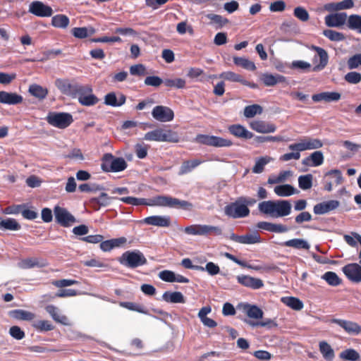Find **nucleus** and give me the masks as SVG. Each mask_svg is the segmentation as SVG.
I'll list each match as a JSON object with an SVG mask.
<instances>
[{
	"label": "nucleus",
	"instance_id": "1",
	"mask_svg": "<svg viewBox=\"0 0 361 361\" xmlns=\"http://www.w3.org/2000/svg\"><path fill=\"white\" fill-rule=\"evenodd\" d=\"M119 200L125 204L140 206H159L168 207L176 209H183L184 210H192L193 205L191 202L186 200H180L179 199L166 195H158L152 199L137 198L135 197H123L119 198Z\"/></svg>",
	"mask_w": 361,
	"mask_h": 361
},
{
	"label": "nucleus",
	"instance_id": "2",
	"mask_svg": "<svg viewBox=\"0 0 361 361\" xmlns=\"http://www.w3.org/2000/svg\"><path fill=\"white\" fill-rule=\"evenodd\" d=\"M258 210L263 214L279 218L290 214L292 206L287 200H267L259 203Z\"/></svg>",
	"mask_w": 361,
	"mask_h": 361
},
{
	"label": "nucleus",
	"instance_id": "3",
	"mask_svg": "<svg viewBox=\"0 0 361 361\" xmlns=\"http://www.w3.org/2000/svg\"><path fill=\"white\" fill-rule=\"evenodd\" d=\"M322 142L317 138L305 137L300 139L296 143L290 144L288 149L293 152L281 155L279 160L288 161L291 159L298 160L300 158V152L315 149L322 147Z\"/></svg>",
	"mask_w": 361,
	"mask_h": 361
},
{
	"label": "nucleus",
	"instance_id": "4",
	"mask_svg": "<svg viewBox=\"0 0 361 361\" xmlns=\"http://www.w3.org/2000/svg\"><path fill=\"white\" fill-rule=\"evenodd\" d=\"M118 260L121 264L130 269H135L147 263L144 254L138 250L123 252Z\"/></svg>",
	"mask_w": 361,
	"mask_h": 361
},
{
	"label": "nucleus",
	"instance_id": "5",
	"mask_svg": "<svg viewBox=\"0 0 361 361\" xmlns=\"http://www.w3.org/2000/svg\"><path fill=\"white\" fill-rule=\"evenodd\" d=\"M127 166L128 164L123 157H115L110 153L105 154L102 159L101 168L104 172H120Z\"/></svg>",
	"mask_w": 361,
	"mask_h": 361
},
{
	"label": "nucleus",
	"instance_id": "6",
	"mask_svg": "<svg viewBox=\"0 0 361 361\" xmlns=\"http://www.w3.org/2000/svg\"><path fill=\"white\" fill-rule=\"evenodd\" d=\"M250 209L242 201L240 197H238L235 202H231L225 206V214L233 219L245 218L250 214Z\"/></svg>",
	"mask_w": 361,
	"mask_h": 361
},
{
	"label": "nucleus",
	"instance_id": "7",
	"mask_svg": "<svg viewBox=\"0 0 361 361\" xmlns=\"http://www.w3.org/2000/svg\"><path fill=\"white\" fill-rule=\"evenodd\" d=\"M46 120L49 125L59 129H65L73 122L72 115L66 112H50Z\"/></svg>",
	"mask_w": 361,
	"mask_h": 361
},
{
	"label": "nucleus",
	"instance_id": "8",
	"mask_svg": "<svg viewBox=\"0 0 361 361\" xmlns=\"http://www.w3.org/2000/svg\"><path fill=\"white\" fill-rule=\"evenodd\" d=\"M55 86L63 94L73 98H76L83 85L78 82H71L66 78H57L54 82Z\"/></svg>",
	"mask_w": 361,
	"mask_h": 361
},
{
	"label": "nucleus",
	"instance_id": "9",
	"mask_svg": "<svg viewBox=\"0 0 361 361\" xmlns=\"http://www.w3.org/2000/svg\"><path fill=\"white\" fill-rule=\"evenodd\" d=\"M197 143L215 147H225L233 145V142L229 139H225L214 135L199 134L195 137Z\"/></svg>",
	"mask_w": 361,
	"mask_h": 361
},
{
	"label": "nucleus",
	"instance_id": "10",
	"mask_svg": "<svg viewBox=\"0 0 361 361\" xmlns=\"http://www.w3.org/2000/svg\"><path fill=\"white\" fill-rule=\"evenodd\" d=\"M79 103L85 106H92L99 102V99L93 94V90L90 85H83L78 95H77Z\"/></svg>",
	"mask_w": 361,
	"mask_h": 361
},
{
	"label": "nucleus",
	"instance_id": "11",
	"mask_svg": "<svg viewBox=\"0 0 361 361\" xmlns=\"http://www.w3.org/2000/svg\"><path fill=\"white\" fill-rule=\"evenodd\" d=\"M54 212L56 222L63 227H68L76 221L75 218L65 208L56 206Z\"/></svg>",
	"mask_w": 361,
	"mask_h": 361
},
{
	"label": "nucleus",
	"instance_id": "12",
	"mask_svg": "<svg viewBox=\"0 0 361 361\" xmlns=\"http://www.w3.org/2000/svg\"><path fill=\"white\" fill-rule=\"evenodd\" d=\"M152 117L160 122L171 121L174 118L173 111L166 106H156L152 111Z\"/></svg>",
	"mask_w": 361,
	"mask_h": 361
},
{
	"label": "nucleus",
	"instance_id": "13",
	"mask_svg": "<svg viewBox=\"0 0 361 361\" xmlns=\"http://www.w3.org/2000/svg\"><path fill=\"white\" fill-rule=\"evenodd\" d=\"M28 11L38 17H50L53 14L51 7L40 1H34L30 3Z\"/></svg>",
	"mask_w": 361,
	"mask_h": 361
},
{
	"label": "nucleus",
	"instance_id": "14",
	"mask_svg": "<svg viewBox=\"0 0 361 361\" xmlns=\"http://www.w3.org/2000/svg\"><path fill=\"white\" fill-rule=\"evenodd\" d=\"M312 49L314 50L317 54L313 59V63H317L319 60V63L313 67L312 71H320L323 70L328 63V53L324 49L314 45L312 46Z\"/></svg>",
	"mask_w": 361,
	"mask_h": 361
},
{
	"label": "nucleus",
	"instance_id": "15",
	"mask_svg": "<svg viewBox=\"0 0 361 361\" xmlns=\"http://www.w3.org/2000/svg\"><path fill=\"white\" fill-rule=\"evenodd\" d=\"M330 322L338 325L350 335H358L361 333V326L355 322L334 318Z\"/></svg>",
	"mask_w": 361,
	"mask_h": 361
},
{
	"label": "nucleus",
	"instance_id": "16",
	"mask_svg": "<svg viewBox=\"0 0 361 361\" xmlns=\"http://www.w3.org/2000/svg\"><path fill=\"white\" fill-rule=\"evenodd\" d=\"M342 270L346 277L352 282H361V266L358 264H348L344 266Z\"/></svg>",
	"mask_w": 361,
	"mask_h": 361
},
{
	"label": "nucleus",
	"instance_id": "17",
	"mask_svg": "<svg viewBox=\"0 0 361 361\" xmlns=\"http://www.w3.org/2000/svg\"><path fill=\"white\" fill-rule=\"evenodd\" d=\"M119 200L116 197H110L106 192H102L98 197H92L89 200L90 206L94 210L98 211L102 207H106L111 204L112 200Z\"/></svg>",
	"mask_w": 361,
	"mask_h": 361
},
{
	"label": "nucleus",
	"instance_id": "18",
	"mask_svg": "<svg viewBox=\"0 0 361 361\" xmlns=\"http://www.w3.org/2000/svg\"><path fill=\"white\" fill-rule=\"evenodd\" d=\"M237 281L242 286L253 290L262 288L264 286L263 281L248 275H239Z\"/></svg>",
	"mask_w": 361,
	"mask_h": 361
},
{
	"label": "nucleus",
	"instance_id": "19",
	"mask_svg": "<svg viewBox=\"0 0 361 361\" xmlns=\"http://www.w3.org/2000/svg\"><path fill=\"white\" fill-rule=\"evenodd\" d=\"M325 24L330 27H338L347 23L346 13H336L327 15L325 18Z\"/></svg>",
	"mask_w": 361,
	"mask_h": 361
},
{
	"label": "nucleus",
	"instance_id": "20",
	"mask_svg": "<svg viewBox=\"0 0 361 361\" xmlns=\"http://www.w3.org/2000/svg\"><path fill=\"white\" fill-rule=\"evenodd\" d=\"M339 204L340 203L338 200L324 201L315 204L313 207V212L317 215L325 214L337 209Z\"/></svg>",
	"mask_w": 361,
	"mask_h": 361
},
{
	"label": "nucleus",
	"instance_id": "21",
	"mask_svg": "<svg viewBox=\"0 0 361 361\" xmlns=\"http://www.w3.org/2000/svg\"><path fill=\"white\" fill-rule=\"evenodd\" d=\"M230 239L234 242L241 244H255L262 242L261 237L257 232L248 233L244 235H238L235 233H231Z\"/></svg>",
	"mask_w": 361,
	"mask_h": 361
},
{
	"label": "nucleus",
	"instance_id": "22",
	"mask_svg": "<svg viewBox=\"0 0 361 361\" xmlns=\"http://www.w3.org/2000/svg\"><path fill=\"white\" fill-rule=\"evenodd\" d=\"M341 98V93L337 92H322L312 96V99L314 102H325L329 103L338 102Z\"/></svg>",
	"mask_w": 361,
	"mask_h": 361
},
{
	"label": "nucleus",
	"instance_id": "23",
	"mask_svg": "<svg viewBox=\"0 0 361 361\" xmlns=\"http://www.w3.org/2000/svg\"><path fill=\"white\" fill-rule=\"evenodd\" d=\"M143 223L159 227H169L171 225V217L169 216H150L142 220Z\"/></svg>",
	"mask_w": 361,
	"mask_h": 361
},
{
	"label": "nucleus",
	"instance_id": "24",
	"mask_svg": "<svg viewBox=\"0 0 361 361\" xmlns=\"http://www.w3.org/2000/svg\"><path fill=\"white\" fill-rule=\"evenodd\" d=\"M250 127L259 133H274L276 129L274 124L264 121H253L250 123Z\"/></svg>",
	"mask_w": 361,
	"mask_h": 361
},
{
	"label": "nucleus",
	"instance_id": "25",
	"mask_svg": "<svg viewBox=\"0 0 361 361\" xmlns=\"http://www.w3.org/2000/svg\"><path fill=\"white\" fill-rule=\"evenodd\" d=\"M228 130L231 135L238 138L248 140L251 139L254 135L252 133L248 131L240 124L231 125L228 126Z\"/></svg>",
	"mask_w": 361,
	"mask_h": 361
},
{
	"label": "nucleus",
	"instance_id": "26",
	"mask_svg": "<svg viewBox=\"0 0 361 361\" xmlns=\"http://www.w3.org/2000/svg\"><path fill=\"white\" fill-rule=\"evenodd\" d=\"M353 0H343L339 2H332L326 4L324 8L327 11H338L341 10L350 9L354 7Z\"/></svg>",
	"mask_w": 361,
	"mask_h": 361
},
{
	"label": "nucleus",
	"instance_id": "27",
	"mask_svg": "<svg viewBox=\"0 0 361 361\" xmlns=\"http://www.w3.org/2000/svg\"><path fill=\"white\" fill-rule=\"evenodd\" d=\"M23 102V97L15 92H0V103L15 105Z\"/></svg>",
	"mask_w": 361,
	"mask_h": 361
},
{
	"label": "nucleus",
	"instance_id": "28",
	"mask_svg": "<svg viewBox=\"0 0 361 361\" xmlns=\"http://www.w3.org/2000/svg\"><path fill=\"white\" fill-rule=\"evenodd\" d=\"M257 227L259 229L273 233H285L288 231V227L285 225L276 224L267 221L258 222L257 224Z\"/></svg>",
	"mask_w": 361,
	"mask_h": 361
},
{
	"label": "nucleus",
	"instance_id": "29",
	"mask_svg": "<svg viewBox=\"0 0 361 361\" xmlns=\"http://www.w3.org/2000/svg\"><path fill=\"white\" fill-rule=\"evenodd\" d=\"M222 234V229L219 226L197 224V235H220Z\"/></svg>",
	"mask_w": 361,
	"mask_h": 361
},
{
	"label": "nucleus",
	"instance_id": "30",
	"mask_svg": "<svg viewBox=\"0 0 361 361\" xmlns=\"http://www.w3.org/2000/svg\"><path fill=\"white\" fill-rule=\"evenodd\" d=\"M324 162V156L322 152L316 151L302 161L303 165L307 166H318Z\"/></svg>",
	"mask_w": 361,
	"mask_h": 361
},
{
	"label": "nucleus",
	"instance_id": "31",
	"mask_svg": "<svg viewBox=\"0 0 361 361\" xmlns=\"http://www.w3.org/2000/svg\"><path fill=\"white\" fill-rule=\"evenodd\" d=\"M261 80L267 87H272L278 83L285 82L286 78L281 75H272L270 73H264L261 77Z\"/></svg>",
	"mask_w": 361,
	"mask_h": 361
},
{
	"label": "nucleus",
	"instance_id": "32",
	"mask_svg": "<svg viewBox=\"0 0 361 361\" xmlns=\"http://www.w3.org/2000/svg\"><path fill=\"white\" fill-rule=\"evenodd\" d=\"M126 97L124 94H121L117 98L115 92H111L106 94L104 97V104L111 106H121L125 104Z\"/></svg>",
	"mask_w": 361,
	"mask_h": 361
},
{
	"label": "nucleus",
	"instance_id": "33",
	"mask_svg": "<svg viewBox=\"0 0 361 361\" xmlns=\"http://www.w3.org/2000/svg\"><path fill=\"white\" fill-rule=\"evenodd\" d=\"M28 92L39 101L44 99L48 95L49 91L46 87L37 84H31L28 88Z\"/></svg>",
	"mask_w": 361,
	"mask_h": 361
},
{
	"label": "nucleus",
	"instance_id": "34",
	"mask_svg": "<svg viewBox=\"0 0 361 361\" xmlns=\"http://www.w3.org/2000/svg\"><path fill=\"white\" fill-rule=\"evenodd\" d=\"M203 162V160L198 159L184 161L180 167L178 175L182 176L191 172L194 169Z\"/></svg>",
	"mask_w": 361,
	"mask_h": 361
},
{
	"label": "nucleus",
	"instance_id": "35",
	"mask_svg": "<svg viewBox=\"0 0 361 361\" xmlns=\"http://www.w3.org/2000/svg\"><path fill=\"white\" fill-rule=\"evenodd\" d=\"M282 246L290 247L298 250H308L310 247L309 243L304 239L293 238L281 244Z\"/></svg>",
	"mask_w": 361,
	"mask_h": 361
},
{
	"label": "nucleus",
	"instance_id": "36",
	"mask_svg": "<svg viewBox=\"0 0 361 361\" xmlns=\"http://www.w3.org/2000/svg\"><path fill=\"white\" fill-rule=\"evenodd\" d=\"M8 315L16 319L23 321H31L35 317L34 313L20 309L10 311Z\"/></svg>",
	"mask_w": 361,
	"mask_h": 361
},
{
	"label": "nucleus",
	"instance_id": "37",
	"mask_svg": "<svg viewBox=\"0 0 361 361\" xmlns=\"http://www.w3.org/2000/svg\"><path fill=\"white\" fill-rule=\"evenodd\" d=\"M162 298L164 301L171 303H184L185 302L183 295L178 291H166L163 294Z\"/></svg>",
	"mask_w": 361,
	"mask_h": 361
},
{
	"label": "nucleus",
	"instance_id": "38",
	"mask_svg": "<svg viewBox=\"0 0 361 361\" xmlns=\"http://www.w3.org/2000/svg\"><path fill=\"white\" fill-rule=\"evenodd\" d=\"M347 27L351 30L361 34V16L358 14H352L348 17Z\"/></svg>",
	"mask_w": 361,
	"mask_h": 361
},
{
	"label": "nucleus",
	"instance_id": "39",
	"mask_svg": "<svg viewBox=\"0 0 361 361\" xmlns=\"http://www.w3.org/2000/svg\"><path fill=\"white\" fill-rule=\"evenodd\" d=\"M45 309L55 322L65 325L67 324V317L60 314L59 309L56 307L50 305H47Z\"/></svg>",
	"mask_w": 361,
	"mask_h": 361
},
{
	"label": "nucleus",
	"instance_id": "40",
	"mask_svg": "<svg viewBox=\"0 0 361 361\" xmlns=\"http://www.w3.org/2000/svg\"><path fill=\"white\" fill-rule=\"evenodd\" d=\"M319 351L323 357L327 361H332L335 357V353L331 346L324 341L319 343Z\"/></svg>",
	"mask_w": 361,
	"mask_h": 361
},
{
	"label": "nucleus",
	"instance_id": "41",
	"mask_svg": "<svg viewBox=\"0 0 361 361\" xmlns=\"http://www.w3.org/2000/svg\"><path fill=\"white\" fill-rule=\"evenodd\" d=\"M70 23L68 17L63 14H57L51 18V25L56 28L66 29Z\"/></svg>",
	"mask_w": 361,
	"mask_h": 361
},
{
	"label": "nucleus",
	"instance_id": "42",
	"mask_svg": "<svg viewBox=\"0 0 361 361\" xmlns=\"http://www.w3.org/2000/svg\"><path fill=\"white\" fill-rule=\"evenodd\" d=\"M71 32L75 38L84 39L94 34L95 29L93 27H74L72 29Z\"/></svg>",
	"mask_w": 361,
	"mask_h": 361
},
{
	"label": "nucleus",
	"instance_id": "43",
	"mask_svg": "<svg viewBox=\"0 0 361 361\" xmlns=\"http://www.w3.org/2000/svg\"><path fill=\"white\" fill-rule=\"evenodd\" d=\"M281 301L288 307L297 311L301 310L304 306L302 302L299 298L295 297H283L281 298Z\"/></svg>",
	"mask_w": 361,
	"mask_h": 361
},
{
	"label": "nucleus",
	"instance_id": "44",
	"mask_svg": "<svg viewBox=\"0 0 361 361\" xmlns=\"http://www.w3.org/2000/svg\"><path fill=\"white\" fill-rule=\"evenodd\" d=\"M339 357L345 361H359L360 355L355 349L348 348L339 354Z\"/></svg>",
	"mask_w": 361,
	"mask_h": 361
},
{
	"label": "nucleus",
	"instance_id": "45",
	"mask_svg": "<svg viewBox=\"0 0 361 361\" xmlns=\"http://www.w3.org/2000/svg\"><path fill=\"white\" fill-rule=\"evenodd\" d=\"M322 279L331 286H338L341 284L342 279L334 271H326L322 276Z\"/></svg>",
	"mask_w": 361,
	"mask_h": 361
},
{
	"label": "nucleus",
	"instance_id": "46",
	"mask_svg": "<svg viewBox=\"0 0 361 361\" xmlns=\"http://www.w3.org/2000/svg\"><path fill=\"white\" fill-rule=\"evenodd\" d=\"M274 192L280 197H288L295 192V189L290 185H280L274 188Z\"/></svg>",
	"mask_w": 361,
	"mask_h": 361
},
{
	"label": "nucleus",
	"instance_id": "47",
	"mask_svg": "<svg viewBox=\"0 0 361 361\" xmlns=\"http://www.w3.org/2000/svg\"><path fill=\"white\" fill-rule=\"evenodd\" d=\"M233 63H235V65L240 66L248 71L256 70V66L255 63L243 57L234 56Z\"/></svg>",
	"mask_w": 361,
	"mask_h": 361
},
{
	"label": "nucleus",
	"instance_id": "48",
	"mask_svg": "<svg viewBox=\"0 0 361 361\" xmlns=\"http://www.w3.org/2000/svg\"><path fill=\"white\" fill-rule=\"evenodd\" d=\"M164 84L167 87L183 89L185 87L186 81L183 78H166L164 80Z\"/></svg>",
	"mask_w": 361,
	"mask_h": 361
},
{
	"label": "nucleus",
	"instance_id": "49",
	"mask_svg": "<svg viewBox=\"0 0 361 361\" xmlns=\"http://www.w3.org/2000/svg\"><path fill=\"white\" fill-rule=\"evenodd\" d=\"M20 228V225L15 219L10 218L0 221V228L10 231H18Z\"/></svg>",
	"mask_w": 361,
	"mask_h": 361
},
{
	"label": "nucleus",
	"instance_id": "50",
	"mask_svg": "<svg viewBox=\"0 0 361 361\" xmlns=\"http://www.w3.org/2000/svg\"><path fill=\"white\" fill-rule=\"evenodd\" d=\"M179 136L178 133L172 130H164L161 133V142H178Z\"/></svg>",
	"mask_w": 361,
	"mask_h": 361
},
{
	"label": "nucleus",
	"instance_id": "51",
	"mask_svg": "<svg viewBox=\"0 0 361 361\" xmlns=\"http://www.w3.org/2000/svg\"><path fill=\"white\" fill-rule=\"evenodd\" d=\"M262 111L263 109L259 104L249 105L244 109V116L246 118H252L257 114H261Z\"/></svg>",
	"mask_w": 361,
	"mask_h": 361
},
{
	"label": "nucleus",
	"instance_id": "52",
	"mask_svg": "<svg viewBox=\"0 0 361 361\" xmlns=\"http://www.w3.org/2000/svg\"><path fill=\"white\" fill-rule=\"evenodd\" d=\"M45 266L44 263L40 262L39 259L35 257H30L23 259L21 262V267L23 269H31L33 267H43Z\"/></svg>",
	"mask_w": 361,
	"mask_h": 361
},
{
	"label": "nucleus",
	"instance_id": "53",
	"mask_svg": "<svg viewBox=\"0 0 361 361\" xmlns=\"http://www.w3.org/2000/svg\"><path fill=\"white\" fill-rule=\"evenodd\" d=\"M119 305H120L121 307L126 308V309H128L129 310L135 311V312H140V313H142V314H147V310H146V308L143 305H138V304L135 303V302H121L119 303Z\"/></svg>",
	"mask_w": 361,
	"mask_h": 361
},
{
	"label": "nucleus",
	"instance_id": "54",
	"mask_svg": "<svg viewBox=\"0 0 361 361\" xmlns=\"http://www.w3.org/2000/svg\"><path fill=\"white\" fill-rule=\"evenodd\" d=\"M313 176L312 174L300 176L298 178V185L302 190L310 189L312 186Z\"/></svg>",
	"mask_w": 361,
	"mask_h": 361
},
{
	"label": "nucleus",
	"instance_id": "55",
	"mask_svg": "<svg viewBox=\"0 0 361 361\" xmlns=\"http://www.w3.org/2000/svg\"><path fill=\"white\" fill-rule=\"evenodd\" d=\"M323 35L333 42H341L345 39L344 34L333 30H324Z\"/></svg>",
	"mask_w": 361,
	"mask_h": 361
},
{
	"label": "nucleus",
	"instance_id": "56",
	"mask_svg": "<svg viewBox=\"0 0 361 361\" xmlns=\"http://www.w3.org/2000/svg\"><path fill=\"white\" fill-rule=\"evenodd\" d=\"M33 327L39 331H49L54 329V326L48 320H38L33 324Z\"/></svg>",
	"mask_w": 361,
	"mask_h": 361
},
{
	"label": "nucleus",
	"instance_id": "57",
	"mask_svg": "<svg viewBox=\"0 0 361 361\" xmlns=\"http://www.w3.org/2000/svg\"><path fill=\"white\" fill-rule=\"evenodd\" d=\"M271 160V158L267 156L260 157L256 161V163L252 168V172L255 173H260L263 172L264 166Z\"/></svg>",
	"mask_w": 361,
	"mask_h": 361
},
{
	"label": "nucleus",
	"instance_id": "58",
	"mask_svg": "<svg viewBox=\"0 0 361 361\" xmlns=\"http://www.w3.org/2000/svg\"><path fill=\"white\" fill-rule=\"evenodd\" d=\"M219 78L231 82H238L240 83L243 82V78L241 75L232 71L223 72L219 75Z\"/></svg>",
	"mask_w": 361,
	"mask_h": 361
},
{
	"label": "nucleus",
	"instance_id": "59",
	"mask_svg": "<svg viewBox=\"0 0 361 361\" xmlns=\"http://www.w3.org/2000/svg\"><path fill=\"white\" fill-rule=\"evenodd\" d=\"M246 314L250 318L259 319L263 317L264 312L256 305H247Z\"/></svg>",
	"mask_w": 361,
	"mask_h": 361
},
{
	"label": "nucleus",
	"instance_id": "60",
	"mask_svg": "<svg viewBox=\"0 0 361 361\" xmlns=\"http://www.w3.org/2000/svg\"><path fill=\"white\" fill-rule=\"evenodd\" d=\"M162 129L158 128L145 133L144 139L149 141L161 142Z\"/></svg>",
	"mask_w": 361,
	"mask_h": 361
},
{
	"label": "nucleus",
	"instance_id": "61",
	"mask_svg": "<svg viewBox=\"0 0 361 361\" xmlns=\"http://www.w3.org/2000/svg\"><path fill=\"white\" fill-rule=\"evenodd\" d=\"M293 14L295 18L302 22H307L310 19V15L307 10L301 6L295 8Z\"/></svg>",
	"mask_w": 361,
	"mask_h": 361
},
{
	"label": "nucleus",
	"instance_id": "62",
	"mask_svg": "<svg viewBox=\"0 0 361 361\" xmlns=\"http://www.w3.org/2000/svg\"><path fill=\"white\" fill-rule=\"evenodd\" d=\"M344 79L350 84H357L361 81V73L355 71L349 72L344 76Z\"/></svg>",
	"mask_w": 361,
	"mask_h": 361
},
{
	"label": "nucleus",
	"instance_id": "63",
	"mask_svg": "<svg viewBox=\"0 0 361 361\" xmlns=\"http://www.w3.org/2000/svg\"><path fill=\"white\" fill-rule=\"evenodd\" d=\"M349 69H355L361 66V54H356L350 57L347 61Z\"/></svg>",
	"mask_w": 361,
	"mask_h": 361
},
{
	"label": "nucleus",
	"instance_id": "64",
	"mask_svg": "<svg viewBox=\"0 0 361 361\" xmlns=\"http://www.w3.org/2000/svg\"><path fill=\"white\" fill-rule=\"evenodd\" d=\"M312 219V215L309 212H301L295 217V222L297 224H301L304 222H309Z\"/></svg>",
	"mask_w": 361,
	"mask_h": 361
}]
</instances>
